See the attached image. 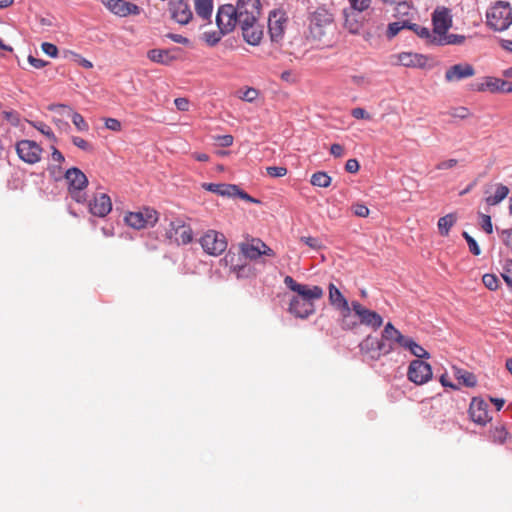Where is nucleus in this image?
<instances>
[{
  "label": "nucleus",
  "instance_id": "1",
  "mask_svg": "<svg viewBox=\"0 0 512 512\" xmlns=\"http://www.w3.org/2000/svg\"><path fill=\"white\" fill-rule=\"evenodd\" d=\"M333 30V16L326 9L319 8L309 16L307 38L321 42Z\"/></svg>",
  "mask_w": 512,
  "mask_h": 512
},
{
  "label": "nucleus",
  "instance_id": "2",
  "mask_svg": "<svg viewBox=\"0 0 512 512\" xmlns=\"http://www.w3.org/2000/svg\"><path fill=\"white\" fill-rule=\"evenodd\" d=\"M238 251L245 260L257 261L261 257L273 258L276 253L260 238L245 236L238 244Z\"/></svg>",
  "mask_w": 512,
  "mask_h": 512
},
{
  "label": "nucleus",
  "instance_id": "3",
  "mask_svg": "<svg viewBox=\"0 0 512 512\" xmlns=\"http://www.w3.org/2000/svg\"><path fill=\"white\" fill-rule=\"evenodd\" d=\"M487 25L495 31H504L512 24V9L508 2L495 3L486 13Z\"/></svg>",
  "mask_w": 512,
  "mask_h": 512
},
{
  "label": "nucleus",
  "instance_id": "4",
  "mask_svg": "<svg viewBox=\"0 0 512 512\" xmlns=\"http://www.w3.org/2000/svg\"><path fill=\"white\" fill-rule=\"evenodd\" d=\"M65 180L68 184V193L77 203L86 202V193L84 189L88 186V178L78 168L72 167L65 173Z\"/></svg>",
  "mask_w": 512,
  "mask_h": 512
},
{
  "label": "nucleus",
  "instance_id": "5",
  "mask_svg": "<svg viewBox=\"0 0 512 512\" xmlns=\"http://www.w3.org/2000/svg\"><path fill=\"white\" fill-rule=\"evenodd\" d=\"M199 244L204 252L211 256H219L227 249V239L225 235L216 230H207L200 238Z\"/></svg>",
  "mask_w": 512,
  "mask_h": 512
},
{
  "label": "nucleus",
  "instance_id": "6",
  "mask_svg": "<svg viewBox=\"0 0 512 512\" xmlns=\"http://www.w3.org/2000/svg\"><path fill=\"white\" fill-rule=\"evenodd\" d=\"M165 235L178 245H187L193 241L192 228L179 218L170 221Z\"/></svg>",
  "mask_w": 512,
  "mask_h": 512
},
{
  "label": "nucleus",
  "instance_id": "7",
  "mask_svg": "<svg viewBox=\"0 0 512 512\" xmlns=\"http://www.w3.org/2000/svg\"><path fill=\"white\" fill-rule=\"evenodd\" d=\"M157 221L158 213L152 208H143L137 212H129L125 216L126 224L137 230L152 227Z\"/></svg>",
  "mask_w": 512,
  "mask_h": 512
},
{
  "label": "nucleus",
  "instance_id": "8",
  "mask_svg": "<svg viewBox=\"0 0 512 512\" xmlns=\"http://www.w3.org/2000/svg\"><path fill=\"white\" fill-rule=\"evenodd\" d=\"M235 9L239 25H247L259 19L261 4L259 0H238Z\"/></svg>",
  "mask_w": 512,
  "mask_h": 512
},
{
  "label": "nucleus",
  "instance_id": "9",
  "mask_svg": "<svg viewBox=\"0 0 512 512\" xmlns=\"http://www.w3.org/2000/svg\"><path fill=\"white\" fill-rule=\"evenodd\" d=\"M284 284L290 290L296 292L298 297L311 303H314L315 300L321 299L324 295L323 289L320 286L299 284L289 275L285 276Z\"/></svg>",
  "mask_w": 512,
  "mask_h": 512
},
{
  "label": "nucleus",
  "instance_id": "10",
  "mask_svg": "<svg viewBox=\"0 0 512 512\" xmlns=\"http://www.w3.org/2000/svg\"><path fill=\"white\" fill-rule=\"evenodd\" d=\"M216 23L222 33H230L239 25L237 18V9L232 4H225L218 8L216 14Z\"/></svg>",
  "mask_w": 512,
  "mask_h": 512
},
{
  "label": "nucleus",
  "instance_id": "11",
  "mask_svg": "<svg viewBox=\"0 0 512 512\" xmlns=\"http://www.w3.org/2000/svg\"><path fill=\"white\" fill-rule=\"evenodd\" d=\"M362 352L369 354L372 359H379L382 355H388L394 351V346L386 344L382 338L367 336L360 344Z\"/></svg>",
  "mask_w": 512,
  "mask_h": 512
},
{
  "label": "nucleus",
  "instance_id": "12",
  "mask_svg": "<svg viewBox=\"0 0 512 512\" xmlns=\"http://www.w3.org/2000/svg\"><path fill=\"white\" fill-rule=\"evenodd\" d=\"M407 377L414 384L423 385L432 378V368L423 360H413L409 364Z\"/></svg>",
  "mask_w": 512,
  "mask_h": 512
},
{
  "label": "nucleus",
  "instance_id": "13",
  "mask_svg": "<svg viewBox=\"0 0 512 512\" xmlns=\"http://www.w3.org/2000/svg\"><path fill=\"white\" fill-rule=\"evenodd\" d=\"M287 20L288 17L283 10L277 9L270 12L268 18V32L273 42L282 40Z\"/></svg>",
  "mask_w": 512,
  "mask_h": 512
},
{
  "label": "nucleus",
  "instance_id": "14",
  "mask_svg": "<svg viewBox=\"0 0 512 512\" xmlns=\"http://www.w3.org/2000/svg\"><path fill=\"white\" fill-rule=\"evenodd\" d=\"M352 310L358 317L359 324L372 327L374 330L380 328L383 324V318L380 314L363 306L358 301H352Z\"/></svg>",
  "mask_w": 512,
  "mask_h": 512
},
{
  "label": "nucleus",
  "instance_id": "15",
  "mask_svg": "<svg viewBox=\"0 0 512 512\" xmlns=\"http://www.w3.org/2000/svg\"><path fill=\"white\" fill-rule=\"evenodd\" d=\"M16 152L20 159L28 164L40 161L42 148L32 140H21L16 144Z\"/></svg>",
  "mask_w": 512,
  "mask_h": 512
},
{
  "label": "nucleus",
  "instance_id": "16",
  "mask_svg": "<svg viewBox=\"0 0 512 512\" xmlns=\"http://www.w3.org/2000/svg\"><path fill=\"white\" fill-rule=\"evenodd\" d=\"M101 2L109 11L120 17L140 14V8L137 5L124 0H101Z\"/></svg>",
  "mask_w": 512,
  "mask_h": 512
},
{
  "label": "nucleus",
  "instance_id": "17",
  "mask_svg": "<svg viewBox=\"0 0 512 512\" xmlns=\"http://www.w3.org/2000/svg\"><path fill=\"white\" fill-rule=\"evenodd\" d=\"M433 32L435 36H441L452 26V17L449 9L438 7L432 15Z\"/></svg>",
  "mask_w": 512,
  "mask_h": 512
},
{
  "label": "nucleus",
  "instance_id": "18",
  "mask_svg": "<svg viewBox=\"0 0 512 512\" xmlns=\"http://www.w3.org/2000/svg\"><path fill=\"white\" fill-rule=\"evenodd\" d=\"M509 192L510 190L506 185L502 183H491L485 187L484 200L488 206H496L509 195Z\"/></svg>",
  "mask_w": 512,
  "mask_h": 512
},
{
  "label": "nucleus",
  "instance_id": "19",
  "mask_svg": "<svg viewBox=\"0 0 512 512\" xmlns=\"http://www.w3.org/2000/svg\"><path fill=\"white\" fill-rule=\"evenodd\" d=\"M471 420L479 425H486L491 417L488 413V404L480 398H473L469 406Z\"/></svg>",
  "mask_w": 512,
  "mask_h": 512
},
{
  "label": "nucleus",
  "instance_id": "20",
  "mask_svg": "<svg viewBox=\"0 0 512 512\" xmlns=\"http://www.w3.org/2000/svg\"><path fill=\"white\" fill-rule=\"evenodd\" d=\"M222 261L237 278L246 276L250 272L249 265L242 261V255L236 254L232 250L226 253Z\"/></svg>",
  "mask_w": 512,
  "mask_h": 512
},
{
  "label": "nucleus",
  "instance_id": "21",
  "mask_svg": "<svg viewBox=\"0 0 512 512\" xmlns=\"http://www.w3.org/2000/svg\"><path fill=\"white\" fill-rule=\"evenodd\" d=\"M169 11L171 17L181 25L188 24L193 16L188 3L183 0H170Z\"/></svg>",
  "mask_w": 512,
  "mask_h": 512
},
{
  "label": "nucleus",
  "instance_id": "22",
  "mask_svg": "<svg viewBox=\"0 0 512 512\" xmlns=\"http://www.w3.org/2000/svg\"><path fill=\"white\" fill-rule=\"evenodd\" d=\"M475 75L474 67L469 63H459L449 67L445 71V80L447 82H458L471 78Z\"/></svg>",
  "mask_w": 512,
  "mask_h": 512
},
{
  "label": "nucleus",
  "instance_id": "23",
  "mask_svg": "<svg viewBox=\"0 0 512 512\" xmlns=\"http://www.w3.org/2000/svg\"><path fill=\"white\" fill-rule=\"evenodd\" d=\"M49 109L56 111L61 115L71 117V120L78 131L87 132L89 130V125L83 116L80 113L75 112L71 107L64 104H53L49 107Z\"/></svg>",
  "mask_w": 512,
  "mask_h": 512
},
{
  "label": "nucleus",
  "instance_id": "24",
  "mask_svg": "<svg viewBox=\"0 0 512 512\" xmlns=\"http://www.w3.org/2000/svg\"><path fill=\"white\" fill-rule=\"evenodd\" d=\"M289 312L297 318H308L315 313V304L294 296L290 300Z\"/></svg>",
  "mask_w": 512,
  "mask_h": 512
},
{
  "label": "nucleus",
  "instance_id": "25",
  "mask_svg": "<svg viewBox=\"0 0 512 512\" xmlns=\"http://www.w3.org/2000/svg\"><path fill=\"white\" fill-rule=\"evenodd\" d=\"M112 210L111 199L107 194L95 195L89 202V211L94 216L105 217Z\"/></svg>",
  "mask_w": 512,
  "mask_h": 512
},
{
  "label": "nucleus",
  "instance_id": "26",
  "mask_svg": "<svg viewBox=\"0 0 512 512\" xmlns=\"http://www.w3.org/2000/svg\"><path fill=\"white\" fill-rule=\"evenodd\" d=\"M394 57L397 59V64L411 68H424L428 61L426 56L412 52H401Z\"/></svg>",
  "mask_w": 512,
  "mask_h": 512
},
{
  "label": "nucleus",
  "instance_id": "27",
  "mask_svg": "<svg viewBox=\"0 0 512 512\" xmlns=\"http://www.w3.org/2000/svg\"><path fill=\"white\" fill-rule=\"evenodd\" d=\"M381 338L386 342V344L394 346L395 350L396 346L403 348L408 337L404 336L398 329H396L391 322H388L384 326Z\"/></svg>",
  "mask_w": 512,
  "mask_h": 512
},
{
  "label": "nucleus",
  "instance_id": "28",
  "mask_svg": "<svg viewBox=\"0 0 512 512\" xmlns=\"http://www.w3.org/2000/svg\"><path fill=\"white\" fill-rule=\"evenodd\" d=\"M242 30L244 40L250 45H257L260 43L263 30L258 20L255 23H249L247 25H239Z\"/></svg>",
  "mask_w": 512,
  "mask_h": 512
},
{
  "label": "nucleus",
  "instance_id": "29",
  "mask_svg": "<svg viewBox=\"0 0 512 512\" xmlns=\"http://www.w3.org/2000/svg\"><path fill=\"white\" fill-rule=\"evenodd\" d=\"M360 12L353 9H344V27L351 33L357 34L362 28Z\"/></svg>",
  "mask_w": 512,
  "mask_h": 512
},
{
  "label": "nucleus",
  "instance_id": "30",
  "mask_svg": "<svg viewBox=\"0 0 512 512\" xmlns=\"http://www.w3.org/2000/svg\"><path fill=\"white\" fill-rule=\"evenodd\" d=\"M507 81L496 77H485L484 81L477 86V91H490L492 93H505Z\"/></svg>",
  "mask_w": 512,
  "mask_h": 512
},
{
  "label": "nucleus",
  "instance_id": "31",
  "mask_svg": "<svg viewBox=\"0 0 512 512\" xmlns=\"http://www.w3.org/2000/svg\"><path fill=\"white\" fill-rule=\"evenodd\" d=\"M196 16L204 23H211L213 0H194Z\"/></svg>",
  "mask_w": 512,
  "mask_h": 512
},
{
  "label": "nucleus",
  "instance_id": "32",
  "mask_svg": "<svg viewBox=\"0 0 512 512\" xmlns=\"http://www.w3.org/2000/svg\"><path fill=\"white\" fill-rule=\"evenodd\" d=\"M328 292L330 304L338 311L350 306L342 292L333 283L329 284Z\"/></svg>",
  "mask_w": 512,
  "mask_h": 512
},
{
  "label": "nucleus",
  "instance_id": "33",
  "mask_svg": "<svg viewBox=\"0 0 512 512\" xmlns=\"http://www.w3.org/2000/svg\"><path fill=\"white\" fill-rule=\"evenodd\" d=\"M202 187L207 191L227 197H234L235 191L237 192V185L234 184L203 183Z\"/></svg>",
  "mask_w": 512,
  "mask_h": 512
},
{
  "label": "nucleus",
  "instance_id": "34",
  "mask_svg": "<svg viewBox=\"0 0 512 512\" xmlns=\"http://www.w3.org/2000/svg\"><path fill=\"white\" fill-rule=\"evenodd\" d=\"M454 377L466 387H475L477 385V378L468 370L453 366L452 367Z\"/></svg>",
  "mask_w": 512,
  "mask_h": 512
},
{
  "label": "nucleus",
  "instance_id": "35",
  "mask_svg": "<svg viewBox=\"0 0 512 512\" xmlns=\"http://www.w3.org/2000/svg\"><path fill=\"white\" fill-rule=\"evenodd\" d=\"M457 221L456 213H449L439 218L437 227L441 236H448L450 229L454 226Z\"/></svg>",
  "mask_w": 512,
  "mask_h": 512
},
{
  "label": "nucleus",
  "instance_id": "36",
  "mask_svg": "<svg viewBox=\"0 0 512 512\" xmlns=\"http://www.w3.org/2000/svg\"><path fill=\"white\" fill-rule=\"evenodd\" d=\"M352 311V305L340 310V325L344 330H353L359 325V322L353 318Z\"/></svg>",
  "mask_w": 512,
  "mask_h": 512
},
{
  "label": "nucleus",
  "instance_id": "37",
  "mask_svg": "<svg viewBox=\"0 0 512 512\" xmlns=\"http://www.w3.org/2000/svg\"><path fill=\"white\" fill-rule=\"evenodd\" d=\"M147 57L155 62L160 63L164 65H168L173 60V57L170 56L169 52L167 50L162 49H152L149 50L147 53Z\"/></svg>",
  "mask_w": 512,
  "mask_h": 512
},
{
  "label": "nucleus",
  "instance_id": "38",
  "mask_svg": "<svg viewBox=\"0 0 512 512\" xmlns=\"http://www.w3.org/2000/svg\"><path fill=\"white\" fill-rule=\"evenodd\" d=\"M409 29H411L415 34H417L420 38L426 40L428 44L436 45V41L434 38H436L433 30L430 31L427 27L418 25V24H411L407 26Z\"/></svg>",
  "mask_w": 512,
  "mask_h": 512
},
{
  "label": "nucleus",
  "instance_id": "39",
  "mask_svg": "<svg viewBox=\"0 0 512 512\" xmlns=\"http://www.w3.org/2000/svg\"><path fill=\"white\" fill-rule=\"evenodd\" d=\"M403 348L409 350L411 354L419 358V360L428 359L430 357V354L412 338H407Z\"/></svg>",
  "mask_w": 512,
  "mask_h": 512
},
{
  "label": "nucleus",
  "instance_id": "40",
  "mask_svg": "<svg viewBox=\"0 0 512 512\" xmlns=\"http://www.w3.org/2000/svg\"><path fill=\"white\" fill-rule=\"evenodd\" d=\"M436 41V45H457L462 44L465 41V36L458 34H447V32L443 33L441 36H436L434 38Z\"/></svg>",
  "mask_w": 512,
  "mask_h": 512
},
{
  "label": "nucleus",
  "instance_id": "41",
  "mask_svg": "<svg viewBox=\"0 0 512 512\" xmlns=\"http://www.w3.org/2000/svg\"><path fill=\"white\" fill-rule=\"evenodd\" d=\"M310 182L313 186L320 188H327L332 183V178L323 171H318L312 174Z\"/></svg>",
  "mask_w": 512,
  "mask_h": 512
},
{
  "label": "nucleus",
  "instance_id": "42",
  "mask_svg": "<svg viewBox=\"0 0 512 512\" xmlns=\"http://www.w3.org/2000/svg\"><path fill=\"white\" fill-rule=\"evenodd\" d=\"M492 441L498 444H504L508 438H510V434L503 425H497L493 427L490 431Z\"/></svg>",
  "mask_w": 512,
  "mask_h": 512
},
{
  "label": "nucleus",
  "instance_id": "43",
  "mask_svg": "<svg viewBox=\"0 0 512 512\" xmlns=\"http://www.w3.org/2000/svg\"><path fill=\"white\" fill-rule=\"evenodd\" d=\"M259 96V91L253 87H247L245 90H239L237 92V97L246 102H253Z\"/></svg>",
  "mask_w": 512,
  "mask_h": 512
},
{
  "label": "nucleus",
  "instance_id": "44",
  "mask_svg": "<svg viewBox=\"0 0 512 512\" xmlns=\"http://www.w3.org/2000/svg\"><path fill=\"white\" fill-rule=\"evenodd\" d=\"M226 34L227 33H222L220 29L219 31L205 32L203 39L209 46H214L221 40L222 36Z\"/></svg>",
  "mask_w": 512,
  "mask_h": 512
},
{
  "label": "nucleus",
  "instance_id": "45",
  "mask_svg": "<svg viewBox=\"0 0 512 512\" xmlns=\"http://www.w3.org/2000/svg\"><path fill=\"white\" fill-rule=\"evenodd\" d=\"M482 282L489 290H496L499 287V279L494 274H484Z\"/></svg>",
  "mask_w": 512,
  "mask_h": 512
},
{
  "label": "nucleus",
  "instance_id": "46",
  "mask_svg": "<svg viewBox=\"0 0 512 512\" xmlns=\"http://www.w3.org/2000/svg\"><path fill=\"white\" fill-rule=\"evenodd\" d=\"M463 237L465 238L468 244L470 252L476 256L480 255L481 250L475 239L472 236H470L467 232H463Z\"/></svg>",
  "mask_w": 512,
  "mask_h": 512
},
{
  "label": "nucleus",
  "instance_id": "47",
  "mask_svg": "<svg viewBox=\"0 0 512 512\" xmlns=\"http://www.w3.org/2000/svg\"><path fill=\"white\" fill-rule=\"evenodd\" d=\"M406 27V22H393L390 23L387 30V37L393 38L395 37L403 28Z\"/></svg>",
  "mask_w": 512,
  "mask_h": 512
},
{
  "label": "nucleus",
  "instance_id": "48",
  "mask_svg": "<svg viewBox=\"0 0 512 512\" xmlns=\"http://www.w3.org/2000/svg\"><path fill=\"white\" fill-rule=\"evenodd\" d=\"M38 131H40L43 135L48 137L52 141H56V137L52 132L51 128L44 124L43 122H38L33 125Z\"/></svg>",
  "mask_w": 512,
  "mask_h": 512
},
{
  "label": "nucleus",
  "instance_id": "49",
  "mask_svg": "<svg viewBox=\"0 0 512 512\" xmlns=\"http://www.w3.org/2000/svg\"><path fill=\"white\" fill-rule=\"evenodd\" d=\"M71 141L76 147H78L81 150L92 151V145L81 137L72 136Z\"/></svg>",
  "mask_w": 512,
  "mask_h": 512
},
{
  "label": "nucleus",
  "instance_id": "50",
  "mask_svg": "<svg viewBox=\"0 0 512 512\" xmlns=\"http://www.w3.org/2000/svg\"><path fill=\"white\" fill-rule=\"evenodd\" d=\"M267 174L271 177H283L287 174V169L282 166H270L266 168Z\"/></svg>",
  "mask_w": 512,
  "mask_h": 512
},
{
  "label": "nucleus",
  "instance_id": "51",
  "mask_svg": "<svg viewBox=\"0 0 512 512\" xmlns=\"http://www.w3.org/2000/svg\"><path fill=\"white\" fill-rule=\"evenodd\" d=\"M352 211L356 216L363 218L368 217L370 212L369 208L362 203H356L352 205Z\"/></svg>",
  "mask_w": 512,
  "mask_h": 512
},
{
  "label": "nucleus",
  "instance_id": "52",
  "mask_svg": "<svg viewBox=\"0 0 512 512\" xmlns=\"http://www.w3.org/2000/svg\"><path fill=\"white\" fill-rule=\"evenodd\" d=\"M105 127L111 131L119 132L122 129L121 122L116 118H105Z\"/></svg>",
  "mask_w": 512,
  "mask_h": 512
},
{
  "label": "nucleus",
  "instance_id": "53",
  "mask_svg": "<svg viewBox=\"0 0 512 512\" xmlns=\"http://www.w3.org/2000/svg\"><path fill=\"white\" fill-rule=\"evenodd\" d=\"M371 0H349L351 4V8L353 10H356L358 12H362L366 10L370 5Z\"/></svg>",
  "mask_w": 512,
  "mask_h": 512
},
{
  "label": "nucleus",
  "instance_id": "54",
  "mask_svg": "<svg viewBox=\"0 0 512 512\" xmlns=\"http://www.w3.org/2000/svg\"><path fill=\"white\" fill-rule=\"evenodd\" d=\"M41 49L45 54L52 58H55L58 55V48L52 43L43 42L41 44Z\"/></svg>",
  "mask_w": 512,
  "mask_h": 512
},
{
  "label": "nucleus",
  "instance_id": "55",
  "mask_svg": "<svg viewBox=\"0 0 512 512\" xmlns=\"http://www.w3.org/2000/svg\"><path fill=\"white\" fill-rule=\"evenodd\" d=\"M481 227L487 234H491L493 232V225L489 215H481Z\"/></svg>",
  "mask_w": 512,
  "mask_h": 512
},
{
  "label": "nucleus",
  "instance_id": "56",
  "mask_svg": "<svg viewBox=\"0 0 512 512\" xmlns=\"http://www.w3.org/2000/svg\"><path fill=\"white\" fill-rule=\"evenodd\" d=\"M351 115L356 119L371 120V115L363 108L357 107L352 109Z\"/></svg>",
  "mask_w": 512,
  "mask_h": 512
},
{
  "label": "nucleus",
  "instance_id": "57",
  "mask_svg": "<svg viewBox=\"0 0 512 512\" xmlns=\"http://www.w3.org/2000/svg\"><path fill=\"white\" fill-rule=\"evenodd\" d=\"M500 238L506 247L512 249V228L503 230Z\"/></svg>",
  "mask_w": 512,
  "mask_h": 512
},
{
  "label": "nucleus",
  "instance_id": "58",
  "mask_svg": "<svg viewBox=\"0 0 512 512\" xmlns=\"http://www.w3.org/2000/svg\"><path fill=\"white\" fill-rule=\"evenodd\" d=\"M360 169V164L356 159H349L345 164V170L349 173H356Z\"/></svg>",
  "mask_w": 512,
  "mask_h": 512
},
{
  "label": "nucleus",
  "instance_id": "59",
  "mask_svg": "<svg viewBox=\"0 0 512 512\" xmlns=\"http://www.w3.org/2000/svg\"><path fill=\"white\" fill-rule=\"evenodd\" d=\"M458 161L456 159H449L445 161H441L436 165V169L438 170H447L454 168L457 165Z\"/></svg>",
  "mask_w": 512,
  "mask_h": 512
},
{
  "label": "nucleus",
  "instance_id": "60",
  "mask_svg": "<svg viewBox=\"0 0 512 512\" xmlns=\"http://www.w3.org/2000/svg\"><path fill=\"white\" fill-rule=\"evenodd\" d=\"M505 271L506 273L502 274V278L510 287H512V277L509 275V273L512 271V259L506 262Z\"/></svg>",
  "mask_w": 512,
  "mask_h": 512
},
{
  "label": "nucleus",
  "instance_id": "61",
  "mask_svg": "<svg viewBox=\"0 0 512 512\" xmlns=\"http://www.w3.org/2000/svg\"><path fill=\"white\" fill-rule=\"evenodd\" d=\"M344 152H345V149L341 144L335 143V144H332L330 147V153L336 158L343 157Z\"/></svg>",
  "mask_w": 512,
  "mask_h": 512
},
{
  "label": "nucleus",
  "instance_id": "62",
  "mask_svg": "<svg viewBox=\"0 0 512 512\" xmlns=\"http://www.w3.org/2000/svg\"><path fill=\"white\" fill-rule=\"evenodd\" d=\"M301 241H303L306 245H308L312 249H320L321 248V243L317 238L302 237Z\"/></svg>",
  "mask_w": 512,
  "mask_h": 512
},
{
  "label": "nucleus",
  "instance_id": "63",
  "mask_svg": "<svg viewBox=\"0 0 512 512\" xmlns=\"http://www.w3.org/2000/svg\"><path fill=\"white\" fill-rule=\"evenodd\" d=\"M28 62L36 69H41L43 67H45L48 62L47 61H44L42 59H39V58H36L32 55H29L28 56Z\"/></svg>",
  "mask_w": 512,
  "mask_h": 512
},
{
  "label": "nucleus",
  "instance_id": "64",
  "mask_svg": "<svg viewBox=\"0 0 512 512\" xmlns=\"http://www.w3.org/2000/svg\"><path fill=\"white\" fill-rule=\"evenodd\" d=\"M174 104L179 111H187L189 109V101L186 98H176Z\"/></svg>",
  "mask_w": 512,
  "mask_h": 512
}]
</instances>
